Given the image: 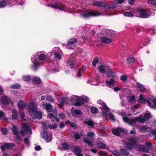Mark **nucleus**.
Listing matches in <instances>:
<instances>
[{
    "label": "nucleus",
    "mask_w": 156,
    "mask_h": 156,
    "mask_svg": "<svg viewBox=\"0 0 156 156\" xmlns=\"http://www.w3.org/2000/svg\"><path fill=\"white\" fill-rule=\"evenodd\" d=\"M74 98L75 100L77 101L73 104L74 106H80L83 105L84 104V101H87L89 100L88 97L85 96H83L82 98L77 96H74Z\"/></svg>",
    "instance_id": "obj_1"
},
{
    "label": "nucleus",
    "mask_w": 156,
    "mask_h": 156,
    "mask_svg": "<svg viewBox=\"0 0 156 156\" xmlns=\"http://www.w3.org/2000/svg\"><path fill=\"white\" fill-rule=\"evenodd\" d=\"M112 37V35L110 32V30H107L105 34V36L102 37L101 38V41L102 43L108 44L112 42L111 39Z\"/></svg>",
    "instance_id": "obj_2"
},
{
    "label": "nucleus",
    "mask_w": 156,
    "mask_h": 156,
    "mask_svg": "<svg viewBox=\"0 0 156 156\" xmlns=\"http://www.w3.org/2000/svg\"><path fill=\"white\" fill-rule=\"evenodd\" d=\"M29 115L32 116L37 111V107L36 104L34 102H30L28 106Z\"/></svg>",
    "instance_id": "obj_3"
},
{
    "label": "nucleus",
    "mask_w": 156,
    "mask_h": 156,
    "mask_svg": "<svg viewBox=\"0 0 156 156\" xmlns=\"http://www.w3.org/2000/svg\"><path fill=\"white\" fill-rule=\"evenodd\" d=\"M42 137L47 142H51L52 140V134L51 132L44 130L41 133Z\"/></svg>",
    "instance_id": "obj_4"
},
{
    "label": "nucleus",
    "mask_w": 156,
    "mask_h": 156,
    "mask_svg": "<svg viewBox=\"0 0 156 156\" xmlns=\"http://www.w3.org/2000/svg\"><path fill=\"white\" fill-rule=\"evenodd\" d=\"M129 141L130 142H127L125 143V147L128 149L131 150L133 149V147L136 145V140L135 138H133L130 139Z\"/></svg>",
    "instance_id": "obj_5"
},
{
    "label": "nucleus",
    "mask_w": 156,
    "mask_h": 156,
    "mask_svg": "<svg viewBox=\"0 0 156 156\" xmlns=\"http://www.w3.org/2000/svg\"><path fill=\"white\" fill-rule=\"evenodd\" d=\"M139 17L141 18H147L149 17L151 15L148 13L145 10L140 9H139Z\"/></svg>",
    "instance_id": "obj_6"
},
{
    "label": "nucleus",
    "mask_w": 156,
    "mask_h": 156,
    "mask_svg": "<svg viewBox=\"0 0 156 156\" xmlns=\"http://www.w3.org/2000/svg\"><path fill=\"white\" fill-rule=\"evenodd\" d=\"M1 102L2 105H6L10 103V98L6 96H2L1 98Z\"/></svg>",
    "instance_id": "obj_7"
},
{
    "label": "nucleus",
    "mask_w": 156,
    "mask_h": 156,
    "mask_svg": "<svg viewBox=\"0 0 156 156\" xmlns=\"http://www.w3.org/2000/svg\"><path fill=\"white\" fill-rule=\"evenodd\" d=\"M102 105L103 107L102 108H101V109L102 111V114L103 115L105 116L107 115L109 112V109L107 107L105 103L103 102Z\"/></svg>",
    "instance_id": "obj_8"
},
{
    "label": "nucleus",
    "mask_w": 156,
    "mask_h": 156,
    "mask_svg": "<svg viewBox=\"0 0 156 156\" xmlns=\"http://www.w3.org/2000/svg\"><path fill=\"white\" fill-rule=\"evenodd\" d=\"M76 60L74 57L69 58L66 61L68 66L71 68H73V66L76 63Z\"/></svg>",
    "instance_id": "obj_9"
},
{
    "label": "nucleus",
    "mask_w": 156,
    "mask_h": 156,
    "mask_svg": "<svg viewBox=\"0 0 156 156\" xmlns=\"http://www.w3.org/2000/svg\"><path fill=\"white\" fill-rule=\"evenodd\" d=\"M123 131V130L122 129L118 127L116 128L115 129H112V132L113 134L119 136L120 135V132H122Z\"/></svg>",
    "instance_id": "obj_10"
},
{
    "label": "nucleus",
    "mask_w": 156,
    "mask_h": 156,
    "mask_svg": "<svg viewBox=\"0 0 156 156\" xmlns=\"http://www.w3.org/2000/svg\"><path fill=\"white\" fill-rule=\"evenodd\" d=\"M92 5L98 7L103 8L105 6V2H103L96 1L92 4Z\"/></svg>",
    "instance_id": "obj_11"
},
{
    "label": "nucleus",
    "mask_w": 156,
    "mask_h": 156,
    "mask_svg": "<svg viewBox=\"0 0 156 156\" xmlns=\"http://www.w3.org/2000/svg\"><path fill=\"white\" fill-rule=\"evenodd\" d=\"M56 5H50V7L55 9H58L61 10L62 9L61 7H62L63 5L60 2H58L55 3Z\"/></svg>",
    "instance_id": "obj_12"
},
{
    "label": "nucleus",
    "mask_w": 156,
    "mask_h": 156,
    "mask_svg": "<svg viewBox=\"0 0 156 156\" xmlns=\"http://www.w3.org/2000/svg\"><path fill=\"white\" fill-rule=\"evenodd\" d=\"M136 87L139 90L142 92H144L146 91V88L142 84L138 83H136Z\"/></svg>",
    "instance_id": "obj_13"
},
{
    "label": "nucleus",
    "mask_w": 156,
    "mask_h": 156,
    "mask_svg": "<svg viewBox=\"0 0 156 156\" xmlns=\"http://www.w3.org/2000/svg\"><path fill=\"white\" fill-rule=\"evenodd\" d=\"M34 115L33 117L34 119L36 118L38 119H40L42 118V113L41 112L36 111L34 114Z\"/></svg>",
    "instance_id": "obj_14"
},
{
    "label": "nucleus",
    "mask_w": 156,
    "mask_h": 156,
    "mask_svg": "<svg viewBox=\"0 0 156 156\" xmlns=\"http://www.w3.org/2000/svg\"><path fill=\"white\" fill-rule=\"evenodd\" d=\"M13 146V144L12 143H5L3 146H1V149L2 151H3L5 148H7L12 147Z\"/></svg>",
    "instance_id": "obj_15"
},
{
    "label": "nucleus",
    "mask_w": 156,
    "mask_h": 156,
    "mask_svg": "<svg viewBox=\"0 0 156 156\" xmlns=\"http://www.w3.org/2000/svg\"><path fill=\"white\" fill-rule=\"evenodd\" d=\"M138 149L140 151L144 152H147L149 150L147 147L144 145H141L139 146L138 147Z\"/></svg>",
    "instance_id": "obj_16"
},
{
    "label": "nucleus",
    "mask_w": 156,
    "mask_h": 156,
    "mask_svg": "<svg viewBox=\"0 0 156 156\" xmlns=\"http://www.w3.org/2000/svg\"><path fill=\"white\" fill-rule=\"evenodd\" d=\"M19 117V115L16 109H14L12 111V118L14 120L18 119Z\"/></svg>",
    "instance_id": "obj_17"
},
{
    "label": "nucleus",
    "mask_w": 156,
    "mask_h": 156,
    "mask_svg": "<svg viewBox=\"0 0 156 156\" xmlns=\"http://www.w3.org/2000/svg\"><path fill=\"white\" fill-rule=\"evenodd\" d=\"M18 108L20 110H22L24 108L25 103L22 100H20L19 101L17 105Z\"/></svg>",
    "instance_id": "obj_18"
},
{
    "label": "nucleus",
    "mask_w": 156,
    "mask_h": 156,
    "mask_svg": "<svg viewBox=\"0 0 156 156\" xmlns=\"http://www.w3.org/2000/svg\"><path fill=\"white\" fill-rule=\"evenodd\" d=\"M90 17H96L101 15L100 12L97 10H92L90 11Z\"/></svg>",
    "instance_id": "obj_19"
},
{
    "label": "nucleus",
    "mask_w": 156,
    "mask_h": 156,
    "mask_svg": "<svg viewBox=\"0 0 156 156\" xmlns=\"http://www.w3.org/2000/svg\"><path fill=\"white\" fill-rule=\"evenodd\" d=\"M115 72H113L111 70L108 71L107 74V76L108 77L112 79L115 78Z\"/></svg>",
    "instance_id": "obj_20"
},
{
    "label": "nucleus",
    "mask_w": 156,
    "mask_h": 156,
    "mask_svg": "<svg viewBox=\"0 0 156 156\" xmlns=\"http://www.w3.org/2000/svg\"><path fill=\"white\" fill-rule=\"evenodd\" d=\"M77 39L76 38H71L69 40L67 43L68 45H71L74 44L77 42Z\"/></svg>",
    "instance_id": "obj_21"
},
{
    "label": "nucleus",
    "mask_w": 156,
    "mask_h": 156,
    "mask_svg": "<svg viewBox=\"0 0 156 156\" xmlns=\"http://www.w3.org/2000/svg\"><path fill=\"white\" fill-rule=\"evenodd\" d=\"M115 80L114 79H111L109 80H106L105 81V83L108 85L113 86L114 83L115 82Z\"/></svg>",
    "instance_id": "obj_22"
},
{
    "label": "nucleus",
    "mask_w": 156,
    "mask_h": 156,
    "mask_svg": "<svg viewBox=\"0 0 156 156\" xmlns=\"http://www.w3.org/2000/svg\"><path fill=\"white\" fill-rule=\"evenodd\" d=\"M134 121H139L140 123H144L147 120L145 118H142L140 117H137L135 118V119L134 120Z\"/></svg>",
    "instance_id": "obj_23"
},
{
    "label": "nucleus",
    "mask_w": 156,
    "mask_h": 156,
    "mask_svg": "<svg viewBox=\"0 0 156 156\" xmlns=\"http://www.w3.org/2000/svg\"><path fill=\"white\" fill-rule=\"evenodd\" d=\"M21 85L18 83L14 84L10 86V87L11 89H19L21 87Z\"/></svg>",
    "instance_id": "obj_24"
},
{
    "label": "nucleus",
    "mask_w": 156,
    "mask_h": 156,
    "mask_svg": "<svg viewBox=\"0 0 156 156\" xmlns=\"http://www.w3.org/2000/svg\"><path fill=\"white\" fill-rule=\"evenodd\" d=\"M97 147L100 148L105 149L106 148V145L103 143L98 142L96 143Z\"/></svg>",
    "instance_id": "obj_25"
},
{
    "label": "nucleus",
    "mask_w": 156,
    "mask_h": 156,
    "mask_svg": "<svg viewBox=\"0 0 156 156\" xmlns=\"http://www.w3.org/2000/svg\"><path fill=\"white\" fill-rule=\"evenodd\" d=\"M74 98V99H71L69 98H64L63 99H64V101L66 104L70 105H72L73 100L74 99L75 100Z\"/></svg>",
    "instance_id": "obj_26"
},
{
    "label": "nucleus",
    "mask_w": 156,
    "mask_h": 156,
    "mask_svg": "<svg viewBox=\"0 0 156 156\" xmlns=\"http://www.w3.org/2000/svg\"><path fill=\"white\" fill-rule=\"evenodd\" d=\"M120 153L124 156H127L129 154V152L124 149H121Z\"/></svg>",
    "instance_id": "obj_27"
},
{
    "label": "nucleus",
    "mask_w": 156,
    "mask_h": 156,
    "mask_svg": "<svg viewBox=\"0 0 156 156\" xmlns=\"http://www.w3.org/2000/svg\"><path fill=\"white\" fill-rule=\"evenodd\" d=\"M105 68L103 65H101L99 66L98 70L101 73H104L105 72Z\"/></svg>",
    "instance_id": "obj_28"
},
{
    "label": "nucleus",
    "mask_w": 156,
    "mask_h": 156,
    "mask_svg": "<svg viewBox=\"0 0 156 156\" xmlns=\"http://www.w3.org/2000/svg\"><path fill=\"white\" fill-rule=\"evenodd\" d=\"M12 130L13 133L15 135H16L18 133L17 131V126L15 125H13L12 127Z\"/></svg>",
    "instance_id": "obj_29"
},
{
    "label": "nucleus",
    "mask_w": 156,
    "mask_h": 156,
    "mask_svg": "<svg viewBox=\"0 0 156 156\" xmlns=\"http://www.w3.org/2000/svg\"><path fill=\"white\" fill-rule=\"evenodd\" d=\"M62 147L63 149L64 150H67L69 148V144L66 142H64L62 143Z\"/></svg>",
    "instance_id": "obj_30"
},
{
    "label": "nucleus",
    "mask_w": 156,
    "mask_h": 156,
    "mask_svg": "<svg viewBox=\"0 0 156 156\" xmlns=\"http://www.w3.org/2000/svg\"><path fill=\"white\" fill-rule=\"evenodd\" d=\"M135 58L133 57H128L127 59L128 64H131L135 62Z\"/></svg>",
    "instance_id": "obj_31"
},
{
    "label": "nucleus",
    "mask_w": 156,
    "mask_h": 156,
    "mask_svg": "<svg viewBox=\"0 0 156 156\" xmlns=\"http://www.w3.org/2000/svg\"><path fill=\"white\" fill-rule=\"evenodd\" d=\"M84 124L90 126H94V122L92 120H90L88 121H84L83 122Z\"/></svg>",
    "instance_id": "obj_32"
},
{
    "label": "nucleus",
    "mask_w": 156,
    "mask_h": 156,
    "mask_svg": "<svg viewBox=\"0 0 156 156\" xmlns=\"http://www.w3.org/2000/svg\"><path fill=\"white\" fill-rule=\"evenodd\" d=\"M46 109L48 112H52V106L51 104H48L45 105Z\"/></svg>",
    "instance_id": "obj_33"
},
{
    "label": "nucleus",
    "mask_w": 156,
    "mask_h": 156,
    "mask_svg": "<svg viewBox=\"0 0 156 156\" xmlns=\"http://www.w3.org/2000/svg\"><path fill=\"white\" fill-rule=\"evenodd\" d=\"M147 99L143 98L142 95L140 94V98L138 99V101L140 103H143L146 102H147Z\"/></svg>",
    "instance_id": "obj_34"
},
{
    "label": "nucleus",
    "mask_w": 156,
    "mask_h": 156,
    "mask_svg": "<svg viewBox=\"0 0 156 156\" xmlns=\"http://www.w3.org/2000/svg\"><path fill=\"white\" fill-rule=\"evenodd\" d=\"M33 81L35 83L37 84H39L41 83V79L37 77L33 78Z\"/></svg>",
    "instance_id": "obj_35"
},
{
    "label": "nucleus",
    "mask_w": 156,
    "mask_h": 156,
    "mask_svg": "<svg viewBox=\"0 0 156 156\" xmlns=\"http://www.w3.org/2000/svg\"><path fill=\"white\" fill-rule=\"evenodd\" d=\"M7 5V3L5 0L0 1V8H3Z\"/></svg>",
    "instance_id": "obj_36"
},
{
    "label": "nucleus",
    "mask_w": 156,
    "mask_h": 156,
    "mask_svg": "<svg viewBox=\"0 0 156 156\" xmlns=\"http://www.w3.org/2000/svg\"><path fill=\"white\" fill-rule=\"evenodd\" d=\"M83 141L84 142L88 144L90 147H92L93 146V144H92L91 141L87 140V139L84 138Z\"/></svg>",
    "instance_id": "obj_37"
},
{
    "label": "nucleus",
    "mask_w": 156,
    "mask_h": 156,
    "mask_svg": "<svg viewBox=\"0 0 156 156\" xmlns=\"http://www.w3.org/2000/svg\"><path fill=\"white\" fill-rule=\"evenodd\" d=\"M46 56L44 54H41L39 57V60L44 61L45 60Z\"/></svg>",
    "instance_id": "obj_38"
},
{
    "label": "nucleus",
    "mask_w": 156,
    "mask_h": 156,
    "mask_svg": "<svg viewBox=\"0 0 156 156\" xmlns=\"http://www.w3.org/2000/svg\"><path fill=\"white\" fill-rule=\"evenodd\" d=\"M34 69L35 70H37L40 66V63L37 61H35L34 62Z\"/></svg>",
    "instance_id": "obj_39"
},
{
    "label": "nucleus",
    "mask_w": 156,
    "mask_h": 156,
    "mask_svg": "<svg viewBox=\"0 0 156 156\" xmlns=\"http://www.w3.org/2000/svg\"><path fill=\"white\" fill-rule=\"evenodd\" d=\"M82 16L85 18H88L90 17V12H85L82 14Z\"/></svg>",
    "instance_id": "obj_40"
},
{
    "label": "nucleus",
    "mask_w": 156,
    "mask_h": 156,
    "mask_svg": "<svg viewBox=\"0 0 156 156\" xmlns=\"http://www.w3.org/2000/svg\"><path fill=\"white\" fill-rule=\"evenodd\" d=\"M22 128L24 129V130L26 131V132H27L29 131H31V130L30 129L29 126L25 124H23L22 126Z\"/></svg>",
    "instance_id": "obj_41"
},
{
    "label": "nucleus",
    "mask_w": 156,
    "mask_h": 156,
    "mask_svg": "<svg viewBox=\"0 0 156 156\" xmlns=\"http://www.w3.org/2000/svg\"><path fill=\"white\" fill-rule=\"evenodd\" d=\"M104 10L109 9L112 8V5L110 4L105 3V6L103 7Z\"/></svg>",
    "instance_id": "obj_42"
},
{
    "label": "nucleus",
    "mask_w": 156,
    "mask_h": 156,
    "mask_svg": "<svg viewBox=\"0 0 156 156\" xmlns=\"http://www.w3.org/2000/svg\"><path fill=\"white\" fill-rule=\"evenodd\" d=\"M124 15L125 16L130 17H132L134 16V14L130 12H125L124 13Z\"/></svg>",
    "instance_id": "obj_43"
},
{
    "label": "nucleus",
    "mask_w": 156,
    "mask_h": 156,
    "mask_svg": "<svg viewBox=\"0 0 156 156\" xmlns=\"http://www.w3.org/2000/svg\"><path fill=\"white\" fill-rule=\"evenodd\" d=\"M98 61H99V59L98 58H97L96 57L94 59L92 62V65L94 66H95L96 65L97 63L98 62Z\"/></svg>",
    "instance_id": "obj_44"
},
{
    "label": "nucleus",
    "mask_w": 156,
    "mask_h": 156,
    "mask_svg": "<svg viewBox=\"0 0 156 156\" xmlns=\"http://www.w3.org/2000/svg\"><path fill=\"white\" fill-rule=\"evenodd\" d=\"M73 151L74 152L77 154V153H81V150L80 149V148L79 147H74L73 148Z\"/></svg>",
    "instance_id": "obj_45"
},
{
    "label": "nucleus",
    "mask_w": 156,
    "mask_h": 156,
    "mask_svg": "<svg viewBox=\"0 0 156 156\" xmlns=\"http://www.w3.org/2000/svg\"><path fill=\"white\" fill-rule=\"evenodd\" d=\"M58 126L57 124L55 123L53 125L49 124L48 125V127L51 129H55Z\"/></svg>",
    "instance_id": "obj_46"
},
{
    "label": "nucleus",
    "mask_w": 156,
    "mask_h": 156,
    "mask_svg": "<svg viewBox=\"0 0 156 156\" xmlns=\"http://www.w3.org/2000/svg\"><path fill=\"white\" fill-rule=\"evenodd\" d=\"M91 110L92 113L96 114L98 111V109L97 108L94 107H92L90 108Z\"/></svg>",
    "instance_id": "obj_47"
},
{
    "label": "nucleus",
    "mask_w": 156,
    "mask_h": 156,
    "mask_svg": "<svg viewBox=\"0 0 156 156\" xmlns=\"http://www.w3.org/2000/svg\"><path fill=\"white\" fill-rule=\"evenodd\" d=\"M99 156H107V153L105 151H100L98 153Z\"/></svg>",
    "instance_id": "obj_48"
},
{
    "label": "nucleus",
    "mask_w": 156,
    "mask_h": 156,
    "mask_svg": "<svg viewBox=\"0 0 156 156\" xmlns=\"http://www.w3.org/2000/svg\"><path fill=\"white\" fill-rule=\"evenodd\" d=\"M54 55L56 59H60L61 58V55L58 52H56L54 53Z\"/></svg>",
    "instance_id": "obj_49"
},
{
    "label": "nucleus",
    "mask_w": 156,
    "mask_h": 156,
    "mask_svg": "<svg viewBox=\"0 0 156 156\" xmlns=\"http://www.w3.org/2000/svg\"><path fill=\"white\" fill-rule=\"evenodd\" d=\"M8 130V129L4 128H3L1 129L2 133L4 135H5L7 134Z\"/></svg>",
    "instance_id": "obj_50"
},
{
    "label": "nucleus",
    "mask_w": 156,
    "mask_h": 156,
    "mask_svg": "<svg viewBox=\"0 0 156 156\" xmlns=\"http://www.w3.org/2000/svg\"><path fill=\"white\" fill-rule=\"evenodd\" d=\"M20 115L21 116L22 120L26 121V119L24 118L25 113L24 112L22 111L20 112Z\"/></svg>",
    "instance_id": "obj_51"
},
{
    "label": "nucleus",
    "mask_w": 156,
    "mask_h": 156,
    "mask_svg": "<svg viewBox=\"0 0 156 156\" xmlns=\"http://www.w3.org/2000/svg\"><path fill=\"white\" fill-rule=\"evenodd\" d=\"M144 116L147 120L151 118V115L150 113H146L144 115Z\"/></svg>",
    "instance_id": "obj_52"
},
{
    "label": "nucleus",
    "mask_w": 156,
    "mask_h": 156,
    "mask_svg": "<svg viewBox=\"0 0 156 156\" xmlns=\"http://www.w3.org/2000/svg\"><path fill=\"white\" fill-rule=\"evenodd\" d=\"M147 128L146 126H143L140 128V130L142 132H145L147 131Z\"/></svg>",
    "instance_id": "obj_53"
},
{
    "label": "nucleus",
    "mask_w": 156,
    "mask_h": 156,
    "mask_svg": "<svg viewBox=\"0 0 156 156\" xmlns=\"http://www.w3.org/2000/svg\"><path fill=\"white\" fill-rule=\"evenodd\" d=\"M23 80L26 81H29L30 79V77L29 75L23 76Z\"/></svg>",
    "instance_id": "obj_54"
},
{
    "label": "nucleus",
    "mask_w": 156,
    "mask_h": 156,
    "mask_svg": "<svg viewBox=\"0 0 156 156\" xmlns=\"http://www.w3.org/2000/svg\"><path fill=\"white\" fill-rule=\"evenodd\" d=\"M127 76L125 75H123L121 76L120 77V80L123 81H125L127 80Z\"/></svg>",
    "instance_id": "obj_55"
},
{
    "label": "nucleus",
    "mask_w": 156,
    "mask_h": 156,
    "mask_svg": "<svg viewBox=\"0 0 156 156\" xmlns=\"http://www.w3.org/2000/svg\"><path fill=\"white\" fill-rule=\"evenodd\" d=\"M74 113L76 115H79L82 114V112L80 110H76L74 111Z\"/></svg>",
    "instance_id": "obj_56"
},
{
    "label": "nucleus",
    "mask_w": 156,
    "mask_h": 156,
    "mask_svg": "<svg viewBox=\"0 0 156 156\" xmlns=\"http://www.w3.org/2000/svg\"><path fill=\"white\" fill-rule=\"evenodd\" d=\"M109 118L113 122L115 121V117L112 114H110L108 115Z\"/></svg>",
    "instance_id": "obj_57"
},
{
    "label": "nucleus",
    "mask_w": 156,
    "mask_h": 156,
    "mask_svg": "<svg viewBox=\"0 0 156 156\" xmlns=\"http://www.w3.org/2000/svg\"><path fill=\"white\" fill-rule=\"evenodd\" d=\"M46 99L47 101L51 102H53L54 100L51 96L49 95L46 97Z\"/></svg>",
    "instance_id": "obj_58"
},
{
    "label": "nucleus",
    "mask_w": 156,
    "mask_h": 156,
    "mask_svg": "<svg viewBox=\"0 0 156 156\" xmlns=\"http://www.w3.org/2000/svg\"><path fill=\"white\" fill-rule=\"evenodd\" d=\"M147 102L148 104V105L151 108H154V105L153 104L151 103L149 101L147 100Z\"/></svg>",
    "instance_id": "obj_59"
},
{
    "label": "nucleus",
    "mask_w": 156,
    "mask_h": 156,
    "mask_svg": "<svg viewBox=\"0 0 156 156\" xmlns=\"http://www.w3.org/2000/svg\"><path fill=\"white\" fill-rule=\"evenodd\" d=\"M5 116V114L4 112L2 110H0V119H2Z\"/></svg>",
    "instance_id": "obj_60"
},
{
    "label": "nucleus",
    "mask_w": 156,
    "mask_h": 156,
    "mask_svg": "<svg viewBox=\"0 0 156 156\" xmlns=\"http://www.w3.org/2000/svg\"><path fill=\"white\" fill-rule=\"evenodd\" d=\"M113 153L114 156H121L120 153L116 151H113Z\"/></svg>",
    "instance_id": "obj_61"
},
{
    "label": "nucleus",
    "mask_w": 156,
    "mask_h": 156,
    "mask_svg": "<svg viewBox=\"0 0 156 156\" xmlns=\"http://www.w3.org/2000/svg\"><path fill=\"white\" fill-rule=\"evenodd\" d=\"M74 137L76 139H79L82 136V135H80L79 134L76 133L74 135Z\"/></svg>",
    "instance_id": "obj_62"
},
{
    "label": "nucleus",
    "mask_w": 156,
    "mask_h": 156,
    "mask_svg": "<svg viewBox=\"0 0 156 156\" xmlns=\"http://www.w3.org/2000/svg\"><path fill=\"white\" fill-rule=\"evenodd\" d=\"M59 117L61 119H63L65 117V115L62 113H60L58 115Z\"/></svg>",
    "instance_id": "obj_63"
},
{
    "label": "nucleus",
    "mask_w": 156,
    "mask_h": 156,
    "mask_svg": "<svg viewBox=\"0 0 156 156\" xmlns=\"http://www.w3.org/2000/svg\"><path fill=\"white\" fill-rule=\"evenodd\" d=\"M135 100V96L134 95H133L131 97L129 98V101H130L132 102Z\"/></svg>",
    "instance_id": "obj_64"
}]
</instances>
